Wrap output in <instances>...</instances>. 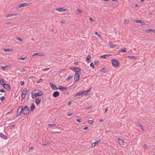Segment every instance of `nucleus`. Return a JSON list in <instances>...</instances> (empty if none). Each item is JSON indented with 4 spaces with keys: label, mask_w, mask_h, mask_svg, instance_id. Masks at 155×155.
<instances>
[{
    "label": "nucleus",
    "mask_w": 155,
    "mask_h": 155,
    "mask_svg": "<svg viewBox=\"0 0 155 155\" xmlns=\"http://www.w3.org/2000/svg\"><path fill=\"white\" fill-rule=\"evenodd\" d=\"M90 108V107H86V109H87V110H88V109H89Z\"/></svg>",
    "instance_id": "obj_61"
},
{
    "label": "nucleus",
    "mask_w": 155,
    "mask_h": 155,
    "mask_svg": "<svg viewBox=\"0 0 155 155\" xmlns=\"http://www.w3.org/2000/svg\"><path fill=\"white\" fill-rule=\"evenodd\" d=\"M94 64L96 65H98L99 64V62L98 61H96V60L94 61Z\"/></svg>",
    "instance_id": "obj_38"
},
{
    "label": "nucleus",
    "mask_w": 155,
    "mask_h": 155,
    "mask_svg": "<svg viewBox=\"0 0 155 155\" xmlns=\"http://www.w3.org/2000/svg\"><path fill=\"white\" fill-rule=\"evenodd\" d=\"M88 123L90 124H93V121L92 120H89L88 121Z\"/></svg>",
    "instance_id": "obj_39"
},
{
    "label": "nucleus",
    "mask_w": 155,
    "mask_h": 155,
    "mask_svg": "<svg viewBox=\"0 0 155 155\" xmlns=\"http://www.w3.org/2000/svg\"><path fill=\"white\" fill-rule=\"evenodd\" d=\"M139 125L140 126V127L142 129H143V127L142 125L141 124L139 123Z\"/></svg>",
    "instance_id": "obj_53"
},
{
    "label": "nucleus",
    "mask_w": 155,
    "mask_h": 155,
    "mask_svg": "<svg viewBox=\"0 0 155 155\" xmlns=\"http://www.w3.org/2000/svg\"><path fill=\"white\" fill-rule=\"evenodd\" d=\"M35 108V105L34 104H32L30 107V110L31 111H33Z\"/></svg>",
    "instance_id": "obj_22"
},
{
    "label": "nucleus",
    "mask_w": 155,
    "mask_h": 155,
    "mask_svg": "<svg viewBox=\"0 0 155 155\" xmlns=\"http://www.w3.org/2000/svg\"><path fill=\"white\" fill-rule=\"evenodd\" d=\"M97 143V142H95L93 143L92 144L91 146L92 147H95Z\"/></svg>",
    "instance_id": "obj_30"
},
{
    "label": "nucleus",
    "mask_w": 155,
    "mask_h": 155,
    "mask_svg": "<svg viewBox=\"0 0 155 155\" xmlns=\"http://www.w3.org/2000/svg\"><path fill=\"white\" fill-rule=\"evenodd\" d=\"M135 7H137L138 6V5H137V4H136V5H135Z\"/></svg>",
    "instance_id": "obj_64"
},
{
    "label": "nucleus",
    "mask_w": 155,
    "mask_h": 155,
    "mask_svg": "<svg viewBox=\"0 0 155 155\" xmlns=\"http://www.w3.org/2000/svg\"><path fill=\"white\" fill-rule=\"evenodd\" d=\"M74 64L76 65H78V62H74Z\"/></svg>",
    "instance_id": "obj_60"
},
{
    "label": "nucleus",
    "mask_w": 155,
    "mask_h": 155,
    "mask_svg": "<svg viewBox=\"0 0 155 155\" xmlns=\"http://www.w3.org/2000/svg\"><path fill=\"white\" fill-rule=\"evenodd\" d=\"M111 55L110 54H105L100 56V58H102L106 59L107 57H109Z\"/></svg>",
    "instance_id": "obj_18"
},
{
    "label": "nucleus",
    "mask_w": 155,
    "mask_h": 155,
    "mask_svg": "<svg viewBox=\"0 0 155 155\" xmlns=\"http://www.w3.org/2000/svg\"><path fill=\"white\" fill-rule=\"evenodd\" d=\"M6 84H5V83H3V84H2L1 85H2L3 86V87L5 88V86L6 85Z\"/></svg>",
    "instance_id": "obj_54"
},
{
    "label": "nucleus",
    "mask_w": 155,
    "mask_h": 155,
    "mask_svg": "<svg viewBox=\"0 0 155 155\" xmlns=\"http://www.w3.org/2000/svg\"><path fill=\"white\" fill-rule=\"evenodd\" d=\"M27 91V89L26 88H25L23 89L22 91L21 95V97L23 99L25 98L26 96Z\"/></svg>",
    "instance_id": "obj_5"
},
{
    "label": "nucleus",
    "mask_w": 155,
    "mask_h": 155,
    "mask_svg": "<svg viewBox=\"0 0 155 155\" xmlns=\"http://www.w3.org/2000/svg\"><path fill=\"white\" fill-rule=\"evenodd\" d=\"M73 78L72 76H69L68 78H67V79L69 81L70 79L72 78Z\"/></svg>",
    "instance_id": "obj_42"
},
{
    "label": "nucleus",
    "mask_w": 155,
    "mask_h": 155,
    "mask_svg": "<svg viewBox=\"0 0 155 155\" xmlns=\"http://www.w3.org/2000/svg\"><path fill=\"white\" fill-rule=\"evenodd\" d=\"M0 99L2 101H4V100L5 99V97H4V96H3L2 97H1L0 98Z\"/></svg>",
    "instance_id": "obj_35"
},
{
    "label": "nucleus",
    "mask_w": 155,
    "mask_h": 155,
    "mask_svg": "<svg viewBox=\"0 0 155 155\" xmlns=\"http://www.w3.org/2000/svg\"><path fill=\"white\" fill-rule=\"evenodd\" d=\"M112 63L114 67H118L119 65V62L115 59H113L112 60Z\"/></svg>",
    "instance_id": "obj_4"
},
{
    "label": "nucleus",
    "mask_w": 155,
    "mask_h": 155,
    "mask_svg": "<svg viewBox=\"0 0 155 155\" xmlns=\"http://www.w3.org/2000/svg\"><path fill=\"white\" fill-rule=\"evenodd\" d=\"M22 106H20L18 107L17 112H16V116L17 117H18L19 116L21 113H22Z\"/></svg>",
    "instance_id": "obj_3"
},
{
    "label": "nucleus",
    "mask_w": 155,
    "mask_h": 155,
    "mask_svg": "<svg viewBox=\"0 0 155 155\" xmlns=\"http://www.w3.org/2000/svg\"><path fill=\"white\" fill-rule=\"evenodd\" d=\"M149 31H152L154 33V31H155V30L153 29H147L146 30V32H148Z\"/></svg>",
    "instance_id": "obj_25"
},
{
    "label": "nucleus",
    "mask_w": 155,
    "mask_h": 155,
    "mask_svg": "<svg viewBox=\"0 0 155 155\" xmlns=\"http://www.w3.org/2000/svg\"><path fill=\"white\" fill-rule=\"evenodd\" d=\"M59 94H60L58 91H56L53 93L52 96L54 97H57L59 95Z\"/></svg>",
    "instance_id": "obj_9"
},
{
    "label": "nucleus",
    "mask_w": 155,
    "mask_h": 155,
    "mask_svg": "<svg viewBox=\"0 0 155 155\" xmlns=\"http://www.w3.org/2000/svg\"><path fill=\"white\" fill-rule=\"evenodd\" d=\"M77 11L78 12V13L79 14H81L82 13V11L79 8H78L77 9Z\"/></svg>",
    "instance_id": "obj_34"
},
{
    "label": "nucleus",
    "mask_w": 155,
    "mask_h": 155,
    "mask_svg": "<svg viewBox=\"0 0 155 155\" xmlns=\"http://www.w3.org/2000/svg\"><path fill=\"white\" fill-rule=\"evenodd\" d=\"M91 66L93 68H94V64L92 63H91L90 64Z\"/></svg>",
    "instance_id": "obj_40"
},
{
    "label": "nucleus",
    "mask_w": 155,
    "mask_h": 155,
    "mask_svg": "<svg viewBox=\"0 0 155 155\" xmlns=\"http://www.w3.org/2000/svg\"><path fill=\"white\" fill-rule=\"evenodd\" d=\"M95 34L97 35L100 38H101V35H100L97 32H95Z\"/></svg>",
    "instance_id": "obj_33"
},
{
    "label": "nucleus",
    "mask_w": 155,
    "mask_h": 155,
    "mask_svg": "<svg viewBox=\"0 0 155 155\" xmlns=\"http://www.w3.org/2000/svg\"><path fill=\"white\" fill-rule=\"evenodd\" d=\"M33 148H34V147H30L29 149H33Z\"/></svg>",
    "instance_id": "obj_63"
},
{
    "label": "nucleus",
    "mask_w": 155,
    "mask_h": 155,
    "mask_svg": "<svg viewBox=\"0 0 155 155\" xmlns=\"http://www.w3.org/2000/svg\"><path fill=\"white\" fill-rule=\"evenodd\" d=\"M9 65H5V66H2V68H1V69L2 70H4L5 69H6V68H9Z\"/></svg>",
    "instance_id": "obj_24"
},
{
    "label": "nucleus",
    "mask_w": 155,
    "mask_h": 155,
    "mask_svg": "<svg viewBox=\"0 0 155 155\" xmlns=\"http://www.w3.org/2000/svg\"><path fill=\"white\" fill-rule=\"evenodd\" d=\"M91 59V56L90 55H87V60L88 61V62L89 63L88 61H89Z\"/></svg>",
    "instance_id": "obj_29"
},
{
    "label": "nucleus",
    "mask_w": 155,
    "mask_h": 155,
    "mask_svg": "<svg viewBox=\"0 0 155 155\" xmlns=\"http://www.w3.org/2000/svg\"><path fill=\"white\" fill-rule=\"evenodd\" d=\"M56 125V124H48V126L49 127H53L55 126Z\"/></svg>",
    "instance_id": "obj_32"
},
{
    "label": "nucleus",
    "mask_w": 155,
    "mask_h": 155,
    "mask_svg": "<svg viewBox=\"0 0 155 155\" xmlns=\"http://www.w3.org/2000/svg\"><path fill=\"white\" fill-rule=\"evenodd\" d=\"M73 114V113H71L69 114H68V116H69L72 115Z\"/></svg>",
    "instance_id": "obj_57"
},
{
    "label": "nucleus",
    "mask_w": 155,
    "mask_h": 155,
    "mask_svg": "<svg viewBox=\"0 0 155 155\" xmlns=\"http://www.w3.org/2000/svg\"><path fill=\"white\" fill-rule=\"evenodd\" d=\"M80 78V75L78 73L76 72L74 76V82H75L78 80Z\"/></svg>",
    "instance_id": "obj_6"
},
{
    "label": "nucleus",
    "mask_w": 155,
    "mask_h": 155,
    "mask_svg": "<svg viewBox=\"0 0 155 155\" xmlns=\"http://www.w3.org/2000/svg\"><path fill=\"white\" fill-rule=\"evenodd\" d=\"M106 68H101L99 71L100 72L105 73L106 71Z\"/></svg>",
    "instance_id": "obj_21"
},
{
    "label": "nucleus",
    "mask_w": 155,
    "mask_h": 155,
    "mask_svg": "<svg viewBox=\"0 0 155 155\" xmlns=\"http://www.w3.org/2000/svg\"><path fill=\"white\" fill-rule=\"evenodd\" d=\"M43 81V79L42 78H40L39 81L37 82L38 83H40Z\"/></svg>",
    "instance_id": "obj_41"
},
{
    "label": "nucleus",
    "mask_w": 155,
    "mask_h": 155,
    "mask_svg": "<svg viewBox=\"0 0 155 155\" xmlns=\"http://www.w3.org/2000/svg\"><path fill=\"white\" fill-rule=\"evenodd\" d=\"M22 113L24 115H28L29 113L30 110L29 107L27 105H25L24 107L22 106Z\"/></svg>",
    "instance_id": "obj_2"
},
{
    "label": "nucleus",
    "mask_w": 155,
    "mask_h": 155,
    "mask_svg": "<svg viewBox=\"0 0 155 155\" xmlns=\"http://www.w3.org/2000/svg\"><path fill=\"white\" fill-rule=\"evenodd\" d=\"M26 57H23V58L21 57L19 58V59L24 60H25L26 59Z\"/></svg>",
    "instance_id": "obj_44"
},
{
    "label": "nucleus",
    "mask_w": 155,
    "mask_h": 155,
    "mask_svg": "<svg viewBox=\"0 0 155 155\" xmlns=\"http://www.w3.org/2000/svg\"><path fill=\"white\" fill-rule=\"evenodd\" d=\"M41 101V99L40 97H37L35 98V102L37 105L40 104Z\"/></svg>",
    "instance_id": "obj_12"
},
{
    "label": "nucleus",
    "mask_w": 155,
    "mask_h": 155,
    "mask_svg": "<svg viewBox=\"0 0 155 155\" xmlns=\"http://www.w3.org/2000/svg\"><path fill=\"white\" fill-rule=\"evenodd\" d=\"M13 109H12V110H11L10 111H9L8 112H7V113H6V114H10L11 113H12L13 111Z\"/></svg>",
    "instance_id": "obj_45"
},
{
    "label": "nucleus",
    "mask_w": 155,
    "mask_h": 155,
    "mask_svg": "<svg viewBox=\"0 0 155 155\" xmlns=\"http://www.w3.org/2000/svg\"><path fill=\"white\" fill-rule=\"evenodd\" d=\"M24 82L23 81H21L20 82V84L21 85H22V86L24 84Z\"/></svg>",
    "instance_id": "obj_50"
},
{
    "label": "nucleus",
    "mask_w": 155,
    "mask_h": 155,
    "mask_svg": "<svg viewBox=\"0 0 155 155\" xmlns=\"http://www.w3.org/2000/svg\"><path fill=\"white\" fill-rule=\"evenodd\" d=\"M18 40H19V41H22V39H21L20 38H18Z\"/></svg>",
    "instance_id": "obj_62"
},
{
    "label": "nucleus",
    "mask_w": 155,
    "mask_h": 155,
    "mask_svg": "<svg viewBox=\"0 0 155 155\" xmlns=\"http://www.w3.org/2000/svg\"><path fill=\"white\" fill-rule=\"evenodd\" d=\"M129 22V21L128 20H124V24H126V23H127V24H128Z\"/></svg>",
    "instance_id": "obj_37"
},
{
    "label": "nucleus",
    "mask_w": 155,
    "mask_h": 155,
    "mask_svg": "<svg viewBox=\"0 0 155 155\" xmlns=\"http://www.w3.org/2000/svg\"><path fill=\"white\" fill-rule=\"evenodd\" d=\"M88 129V127H85L83 129V130H87Z\"/></svg>",
    "instance_id": "obj_47"
},
{
    "label": "nucleus",
    "mask_w": 155,
    "mask_h": 155,
    "mask_svg": "<svg viewBox=\"0 0 155 155\" xmlns=\"http://www.w3.org/2000/svg\"><path fill=\"white\" fill-rule=\"evenodd\" d=\"M71 101H69V102H68V105H71Z\"/></svg>",
    "instance_id": "obj_56"
},
{
    "label": "nucleus",
    "mask_w": 155,
    "mask_h": 155,
    "mask_svg": "<svg viewBox=\"0 0 155 155\" xmlns=\"http://www.w3.org/2000/svg\"><path fill=\"white\" fill-rule=\"evenodd\" d=\"M120 50L122 52H125L126 51V48H125L123 49H120Z\"/></svg>",
    "instance_id": "obj_27"
},
{
    "label": "nucleus",
    "mask_w": 155,
    "mask_h": 155,
    "mask_svg": "<svg viewBox=\"0 0 155 155\" xmlns=\"http://www.w3.org/2000/svg\"><path fill=\"white\" fill-rule=\"evenodd\" d=\"M78 122H81V119H78L76 120Z\"/></svg>",
    "instance_id": "obj_46"
},
{
    "label": "nucleus",
    "mask_w": 155,
    "mask_h": 155,
    "mask_svg": "<svg viewBox=\"0 0 155 155\" xmlns=\"http://www.w3.org/2000/svg\"><path fill=\"white\" fill-rule=\"evenodd\" d=\"M109 46L110 47L112 48H114L116 47V45H114L112 42L111 41H110L109 43Z\"/></svg>",
    "instance_id": "obj_23"
},
{
    "label": "nucleus",
    "mask_w": 155,
    "mask_h": 155,
    "mask_svg": "<svg viewBox=\"0 0 155 155\" xmlns=\"http://www.w3.org/2000/svg\"><path fill=\"white\" fill-rule=\"evenodd\" d=\"M141 20H137V21H136V22L137 23H141Z\"/></svg>",
    "instance_id": "obj_43"
},
{
    "label": "nucleus",
    "mask_w": 155,
    "mask_h": 155,
    "mask_svg": "<svg viewBox=\"0 0 155 155\" xmlns=\"http://www.w3.org/2000/svg\"><path fill=\"white\" fill-rule=\"evenodd\" d=\"M85 91H83L80 92L78 93H77L74 96L75 97H77L79 96H81L82 95L84 94H84L85 93Z\"/></svg>",
    "instance_id": "obj_10"
},
{
    "label": "nucleus",
    "mask_w": 155,
    "mask_h": 155,
    "mask_svg": "<svg viewBox=\"0 0 155 155\" xmlns=\"http://www.w3.org/2000/svg\"><path fill=\"white\" fill-rule=\"evenodd\" d=\"M140 23H141V24L143 25H144L146 24L144 22L142 21H141Z\"/></svg>",
    "instance_id": "obj_52"
},
{
    "label": "nucleus",
    "mask_w": 155,
    "mask_h": 155,
    "mask_svg": "<svg viewBox=\"0 0 155 155\" xmlns=\"http://www.w3.org/2000/svg\"><path fill=\"white\" fill-rule=\"evenodd\" d=\"M118 140L119 143L120 145H124V141L122 139H120V138H118Z\"/></svg>",
    "instance_id": "obj_13"
},
{
    "label": "nucleus",
    "mask_w": 155,
    "mask_h": 155,
    "mask_svg": "<svg viewBox=\"0 0 155 155\" xmlns=\"http://www.w3.org/2000/svg\"><path fill=\"white\" fill-rule=\"evenodd\" d=\"M143 146L145 148H146L147 149H148V146H147V145L146 144H144Z\"/></svg>",
    "instance_id": "obj_49"
},
{
    "label": "nucleus",
    "mask_w": 155,
    "mask_h": 155,
    "mask_svg": "<svg viewBox=\"0 0 155 155\" xmlns=\"http://www.w3.org/2000/svg\"><path fill=\"white\" fill-rule=\"evenodd\" d=\"M67 10V9H64L63 8H57L56 9V10L57 11H59L60 12H65Z\"/></svg>",
    "instance_id": "obj_16"
},
{
    "label": "nucleus",
    "mask_w": 155,
    "mask_h": 155,
    "mask_svg": "<svg viewBox=\"0 0 155 155\" xmlns=\"http://www.w3.org/2000/svg\"><path fill=\"white\" fill-rule=\"evenodd\" d=\"M67 89L68 87H63L62 86H58V89L62 91L66 90H67Z\"/></svg>",
    "instance_id": "obj_11"
},
{
    "label": "nucleus",
    "mask_w": 155,
    "mask_h": 155,
    "mask_svg": "<svg viewBox=\"0 0 155 155\" xmlns=\"http://www.w3.org/2000/svg\"><path fill=\"white\" fill-rule=\"evenodd\" d=\"M0 92L2 93H4L5 91L3 89H0Z\"/></svg>",
    "instance_id": "obj_48"
},
{
    "label": "nucleus",
    "mask_w": 155,
    "mask_h": 155,
    "mask_svg": "<svg viewBox=\"0 0 155 155\" xmlns=\"http://www.w3.org/2000/svg\"><path fill=\"white\" fill-rule=\"evenodd\" d=\"M15 127L14 125H12L10 126V127L11 128H13Z\"/></svg>",
    "instance_id": "obj_58"
},
{
    "label": "nucleus",
    "mask_w": 155,
    "mask_h": 155,
    "mask_svg": "<svg viewBox=\"0 0 155 155\" xmlns=\"http://www.w3.org/2000/svg\"><path fill=\"white\" fill-rule=\"evenodd\" d=\"M70 69L76 72H79L81 71V69L79 68H71Z\"/></svg>",
    "instance_id": "obj_7"
},
{
    "label": "nucleus",
    "mask_w": 155,
    "mask_h": 155,
    "mask_svg": "<svg viewBox=\"0 0 155 155\" xmlns=\"http://www.w3.org/2000/svg\"><path fill=\"white\" fill-rule=\"evenodd\" d=\"M42 92L40 90L36 89L32 91L31 94V97L34 98L36 97L41 96L43 95Z\"/></svg>",
    "instance_id": "obj_1"
},
{
    "label": "nucleus",
    "mask_w": 155,
    "mask_h": 155,
    "mask_svg": "<svg viewBox=\"0 0 155 155\" xmlns=\"http://www.w3.org/2000/svg\"><path fill=\"white\" fill-rule=\"evenodd\" d=\"M0 136L4 139H7V137L3 133H0Z\"/></svg>",
    "instance_id": "obj_20"
},
{
    "label": "nucleus",
    "mask_w": 155,
    "mask_h": 155,
    "mask_svg": "<svg viewBox=\"0 0 155 155\" xmlns=\"http://www.w3.org/2000/svg\"><path fill=\"white\" fill-rule=\"evenodd\" d=\"M30 4L28 3H23L22 4H20L18 6V8H20L21 7H25V6H29Z\"/></svg>",
    "instance_id": "obj_8"
},
{
    "label": "nucleus",
    "mask_w": 155,
    "mask_h": 155,
    "mask_svg": "<svg viewBox=\"0 0 155 155\" xmlns=\"http://www.w3.org/2000/svg\"><path fill=\"white\" fill-rule=\"evenodd\" d=\"M49 69V68H46L43 69H42V70H44V71H46L47 70H48Z\"/></svg>",
    "instance_id": "obj_51"
},
{
    "label": "nucleus",
    "mask_w": 155,
    "mask_h": 155,
    "mask_svg": "<svg viewBox=\"0 0 155 155\" xmlns=\"http://www.w3.org/2000/svg\"><path fill=\"white\" fill-rule=\"evenodd\" d=\"M90 20L91 21H94V20L93 19L91 18V17H90Z\"/></svg>",
    "instance_id": "obj_55"
},
{
    "label": "nucleus",
    "mask_w": 155,
    "mask_h": 155,
    "mask_svg": "<svg viewBox=\"0 0 155 155\" xmlns=\"http://www.w3.org/2000/svg\"><path fill=\"white\" fill-rule=\"evenodd\" d=\"M5 83L4 80L2 79H0V84L2 85L3 83Z\"/></svg>",
    "instance_id": "obj_31"
},
{
    "label": "nucleus",
    "mask_w": 155,
    "mask_h": 155,
    "mask_svg": "<svg viewBox=\"0 0 155 155\" xmlns=\"http://www.w3.org/2000/svg\"><path fill=\"white\" fill-rule=\"evenodd\" d=\"M5 88L8 90V91H10L11 88L10 86L8 84H6Z\"/></svg>",
    "instance_id": "obj_19"
},
{
    "label": "nucleus",
    "mask_w": 155,
    "mask_h": 155,
    "mask_svg": "<svg viewBox=\"0 0 155 155\" xmlns=\"http://www.w3.org/2000/svg\"><path fill=\"white\" fill-rule=\"evenodd\" d=\"M21 70L22 71H26V70H25V69L24 68H21Z\"/></svg>",
    "instance_id": "obj_59"
},
{
    "label": "nucleus",
    "mask_w": 155,
    "mask_h": 155,
    "mask_svg": "<svg viewBox=\"0 0 155 155\" xmlns=\"http://www.w3.org/2000/svg\"><path fill=\"white\" fill-rule=\"evenodd\" d=\"M91 89V88L87 91H85V93L84 94L85 95H86L90 91Z\"/></svg>",
    "instance_id": "obj_36"
},
{
    "label": "nucleus",
    "mask_w": 155,
    "mask_h": 155,
    "mask_svg": "<svg viewBox=\"0 0 155 155\" xmlns=\"http://www.w3.org/2000/svg\"><path fill=\"white\" fill-rule=\"evenodd\" d=\"M11 49H5L4 48L3 50V51L5 52H8V51H10Z\"/></svg>",
    "instance_id": "obj_28"
},
{
    "label": "nucleus",
    "mask_w": 155,
    "mask_h": 155,
    "mask_svg": "<svg viewBox=\"0 0 155 155\" xmlns=\"http://www.w3.org/2000/svg\"><path fill=\"white\" fill-rule=\"evenodd\" d=\"M18 15V13H13L12 14H9L7 15L6 16V17H10L17 15Z\"/></svg>",
    "instance_id": "obj_15"
},
{
    "label": "nucleus",
    "mask_w": 155,
    "mask_h": 155,
    "mask_svg": "<svg viewBox=\"0 0 155 155\" xmlns=\"http://www.w3.org/2000/svg\"><path fill=\"white\" fill-rule=\"evenodd\" d=\"M35 55L37 56H44V54H42L41 53H36L32 54V56Z\"/></svg>",
    "instance_id": "obj_17"
},
{
    "label": "nucleus",
    "mask_w": 155,
    "mask_h": 155,
    "mask_svg": "<svg viewBox=\"0 0 155 155\" xmlns=\"http://www.w3.org/2000/svg\"><path fill=\"white\" fill-rule=\"evenodd\" d=\"M128 57L130 59H135L137 58L135 56H128Z\"/></svg>",
    "instance_id": "obj_26"
},
{
    "label": "nucleus",
    "mask_w": 155,
    "mask_h": 155,
    "mask_svg": "<svg viewBox=\"0 0 155 155\" xmlns=\"http://www.w3.org/2000/svg\"><path fill=\"white\" fill-rule=\"evenodd\" d=\"M50 85L51 87L54 90H58V88L53 84L52 83H50Z\"/></svg>",
    "instance_id": "obj_14"
}]
</instances>
